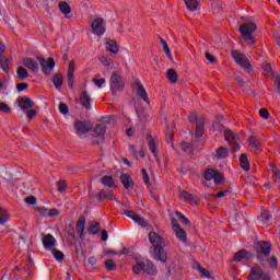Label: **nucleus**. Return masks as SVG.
<instances>
[{
	"label": "nucleus",
	"instance_id": "1",
	"mask_svg": "<svg viewBox=\"0 0 280 280\" xmlns=\"http://www.w3.org/2000/svg\"><path fill=\"white\" fill-rule=\"evenodd\" d=\"M149 242L152 244L150 247V255L156 261H161L162 264L167 262V253L165 252V240L161 237L156 232L149 233Z\"/></svg>",
	"mask_w": 280,
	"mask_h": 280
},
{
	"label": "nucleus",
	"instance_id": "2",
	"mask_svg": "<svg viewBox=\"0 0 280 280\" xmlns=\"http://www.w3.org/2000/svg\"><path fill=\"white\" fill-rule=\"evenodd\" d=\"M238 32H241L243 40H246L249 45H255V38H253V34L257 32V25L255 23H245L241 25Z\"/></svg>",
	"mask_w": 280,
	"mask_h": 280
},
{
	"label": "nucleus",
	"instance_id": "3",
	"mask_svg": "<svg viewBox=\"0 0 280 280\" xmlns=\"http://www.w3.org/2000/svg\"><path fill=\"white\" fill-rule=\"evenodd\" d=\"M126 84L124 83V79L121 75L117 74V72H113L110 77V91L112 95H117L119 91H124V86Z\"/></svg>",
	"mask_w": 280,
	"mask_h": 280
},
{
	"label": "nucleus",
	"instance_id": "4",
	"mask_svg": "<svg viewBox=\"0 0 280 280\" xmlns=\"http://www.w3.org/2000/svg\"><path fill=\"white\" fill-rule=\"evenodd\" d=\"M37 60L45 75H51L54 73V69L56 67V61L54 58H48V60H45L43 57H37Z\"/></svg>",
	"mask_w": 280,
	"mask_h": 280
},
{
	"label": "nucleus",
	"instance_id": "5",
	"mask_svg": "<svg viewBox=\"0 0 280 280\" xmlns=\"http://www.w3.org/2000/svg\"><path fill=\"white\" fill-rule=\"evenodd\" d=\"M270 250H272V245L269 242L259 241L257 249V259L264 261V257H268L270 255Z\"/></svg>",
	"mask_w": 280,
	"mask_h": 280
},
{
	"label": "nucleus",
	"instance_id": "6",
	"mask_svg": "<svg viewBox=\"0 0 280 280\" xmlns=\"http://www.w3.org/2000/svg\"><path fill=\"white\" fill-rule=\"evenodd\" d=\"M224 137L225 141L231 145L232 152H240V137L231 130L225 131Z\"/></svg>",
	"mask_w": 280,
	"mask_h": 280
},
{
	"label": "nucleus",
	"instance_id": "7",
	"mask_svg": "<svg viewBox=\"0 0 280 280\" xmlns=\"http://www.w3.org/2000/svg\"><path fill=\"white\" fill-rule=\"evenodd\" d=\"M248 280H272V278L270 275L264 273V269H261V267L255 266L249 272Z\"/></svg>",
	"mask_w": 280,
	"mask_h": 280
},
{
	"label": "nucleus",
	"instance_id": "8",
	"mask_svg": "<svg viewBox=\"0 0 280 280\" xmlns=\"http://www.w3.org/2000/svg\"><path fill=\"white\" fill-rule=\"evenodd\" d=\"M171 222L177 240H179V242H183V244H187V232H185V230H183V228L178 225V221L175 218H172Z\"/></svg>",
	"mask_w": 280,
	"mask_h": 280
},
{
	"label": "nucleus",
	"instance_id": "9",
	"mask_svg": "<svg viewBox=\"0 0 280 280\" xmlns=\"http://www.w3.org/2000/svg\"><path fill=\"white\" fill-rule=\"evenodd\" d=\"M92 33L95 36H104L106 33V27L104 26V19L96 18L91 24Z\"/></svg>",
	"mask_w": 280,
	"mask_h": 280
},
{
	"label": "nucleus",
	"instance_id": "10",
	"mask_svg": "<svg viewBox=\"0 0 280 280\" xmlns=\"http://www.w3.org/2000/svg\"><path fill=\"white\" fill-rule=\"evenodd\" d=\"M122 214L130 218V220H133V222L139 224V226H142V229H148L149 224L145 222V219L141 218L137 212L132 210H124Z\"/></svg>",
	"mask_w": 280,
	"mask_h": 280
},
{
	"label": "nucleus",
	"instance_id": "11",
	"mask_svg": "<svg viewBox=\"0 0 280 280\" xmlns=\"http://www.w3.org/2000/svg\"><path fill=\"white\" fill-rule=\"evenodd\" d=\"M232 58L235 60L236 65H240L243 69H250V61L248 58L238 51H232Z\"/></svg>",
	"mask_w": 280,
	"mask_h": 280
},
{
	"label": "nucleus",
	"instance_id": "12",
	"mask_svg": "<svg viewBox=\"0 0 280 280\" xmlns=\"http://www.w3.org/2000/svg\"><path fill=\"white\" fill-rule=\"evenodd\" d=\"M135 90L139 98L144 101L145 104H150V96H148V91H145V88L141 84L140 80H136Z\"/></svg>",
	"mask_w": 280,
	"mask_h": 280
},
{
	"label": "nucleus",
	"instance_id": "13",
	"mask_svg": "<svg viewBox=\"0 0 280 280\" xmlns=\"http://www.w3.org/2000/svg\"><path fill=\"white\" fill-rule=\"evenodd\" d=\"M75 61L71 60L68 65V86L73 89L75 82Z\"/></svg>",
	"mask_w": 280,
	"mask_h": 280
},
{
	"label": "nucleus",
	"instance_id": "14",
	"mask_svg": "<svg viewBox=\"0 0 280 280\" xmlns=\"http://www.w3.org/2000/svg\"><path fill=\"white\" fill-rule=\"evenodd\" d=\"M79 104H81V106L83 108H85V110H91L92 106H91V95H89V92L83 91L79 97Z\"/></svg>",
	"mask_w": 280,
	"mask_h": 280
},
{
	"label": "nucleus",
	"instance_id": "15",
	"mask_svg": "<svg viewBox=\"0 0 280 280\" xmlns=\"http://www.w3.org/2000/svg\"><path fill=\"white\" fill-rule=\"evenodd\" d=\"M74 129L79 135H86V132H91V124L84 121H75Z\"/></svg>",
	"mask_w": 280,
	"mask_h": 280
},
{
	"label": "nucleus",
	"instance_id": "16",
	"mask_svg": "<svg viewBox=\"0 0 280 280\" xmlns=\"http://www.w3.org/2000/svg\"><path fill=\"white\" fill-rule=\"evenodd\" d=\"M18 105L22 110H30L31 108H34V101L30 97H20L18 100Z\"/></svg>",
	"mask_w": 280,
	"mask_h": 280
},
{
	"label": "nucleus",
	"instance_id": "17",
	"mask_svg": "<svg viewBox=\"0 0 280 280\" xmlns=\"http://www.w3.org/2000/svg\"><path fill=\"white\" fill-rule=\"evenodd\" d=\"M23 65L34 73H38V71H40V66H38V62L32 58L24 59Z\"/></svg>",
	"mask_w": 280,
	"mask_h": 280
},
{
	"label": "nucleus",
	"instance_id": "18",
	"mask_svg": "<svg viewBox=\"0 0 280 280\" xmlns=\"http://www.w3.org/2000/svg\"><path fill=\"white\" fill-rule=\"evenodd\" d=\"M179 200H183L184 202H188L189 205L196 206V197L186 190H180L179 191Z\"/></svg>",
	"mask_w": 280,
	"mask_h": 280
},
{
	"label": "nucleus",
	"instance_id": "19",
	"mask_svg": "<svg viewBox=\"0 0 280 280\" xmlns=\"http://www.w3.org/2000/svg\"><path fill=\"white\" fill-rule=\"evenodd\" d=\"M86 226V219L84 217H80L79 220L77 221V233L80 237V240H83L84 237V229Z\"/></svg>",
	"mask_w": 280,
	"mask_h": 280
},
{
	"label": "nucleus",
	"instance_id": "20",
	"mask_svg": "<svg viewBox=\"0 0 280 280\" xmlns=\"http://www.w3.org/2000/svg\"><path fill=\"white\" fill-rule=\"evenodd\" d=\"M43 245L46 250H51L52 247L56 246V238L51 234H47L43 238Z\"/></svg>",
	"mask_w": 280,
	"mask_h": 280
},
{
	"label": "nucleus",
	"instance_id": "21",
	"mask_svg": "<svg viewBox=\"0 0 280 280\" xmlns=\"http://www.w3.org/2000/svg\"><path fill=\"white\" fill-rule=\"evenodd\" d=\"M144 272L145 275H149L151 277H154V275H156L158 270L153 261H150L149 259L144 260Z\"/></svg>",
	"mask_w": 280,
	"mask_h": 280
},
{
	"label": "nucleus",
	"instance_id": "22",
	"mask_svg": "<svg viewBox=\"0 0 280 280\" xmlns=\"http://www.w3.org/2000/svg\"><path fill=\"white\" fill-rule=\"evenodd\" d=\"M195 135H196L197 139H200V137H202V135H205V118L200 117L198 119Z\"/></svg>",
	"mask_w": 280,
	"mask_h": 280
},
{
	"label": "nucleus",
	"instance_id": "23",
	"mask_svg": "<svg viewBox=\"0 0 280 280\" xmlns=\"http://www.w3.org/2000/svg\"><path fill=\"white\" fill-rule=\"evenodd\" d=\"M105 47L110 54H118L119 51V46L117 45V42L113 39H107L105 43Z\"/></svg>",
	"mask_w": 280,
	"mask_h": 280
},
{
	"label": "nucleus",
	"instance_id": "24",
	"mask_svg": "<svg viewBox=\"0 0 280 280\" xmlns=\"http://www.w3.org/2000/svg\"><path fill=\"white\" fill-rule=\"evenodd\" d=\"M250 257H253L250 253L246 252V249H241L234 254V261H242L244 258L250 259Z\"/></svg>",
	"mask_w": 280,
	"mask_h": 280
},
{
	"label": "nucleus",
	"instance_id": "25",
	"mask_svg": "<svg viewBox=\"0 0 280 280\" xmlns=\"http://www.w3.org/2000/svg\"><path fill=\"white\" fill-rule=\"evenodd\" d=\"M8 222H10V212L5 208L0 207V226L8 224Z\"/></svg>",
	"mask_w": 280,
	"mask_h": 280
},
{
	"label": "nucleus",
	"instance_id": "26",
	"mask_svg": "<svg viewBox=\"0 0 280 280\" xmlns=\"http://www.w3.org/2000/svg\"><path fill=\"white\" fill-rule=\"evenodd\" d=\"M132 271L135 275H141V272H145V259L139 260L132 267Z\"/></svg>",
	"mask_w": 280,
	"mask_h": 280
},
{
	"label": "nucleus",
	"instance_id": "27",
	"mask_svg": "<svg viewBox=\"0 0 280 280\" xmlns=\"http://www.w3.org/2000/svg\"><path fill=\"white\" fill-rule=\"evenodd\" d=\"M120 183L125 189H130V187H132V178L128 174H122L120 176Z\"/></svg>",
	"mask_w": 280,
	"mask_h": 280
},
{
	"label": "nucleus",
	"instance_id": "28",
	"mask_svg": "<svg viewBox=\"0 0 280 280\" xmlns=\"http://www.w3.org/2000/svg\"><path fill=\"white\" fill-rule=\"evenodd\" d=\"M65 80L62 78V73H57L52 77V83L55 84V88L57 91H60L62 89Z\"/></svg>",
	"mask_w": 280,
	"mask_h": 280
},
{
	"label": "nucleus",
	"instance_id": "29",
	"mask_svg": "<svg viewBox=\"0 0 280 280\" xmlns=\"http://www.w3.org/2000/svg\"><path fill=\"white\" fill-rule=\"evenodd\" d=\"M97 198L98 200H115V195H113V191L101 190Z\"/></svg>",
	"mask_w": 280,
	"mask_h": 280
},
{
	"label": "nucleus",
	"instance_id": "30",
	"mask_svg": "<svg viewBox=\"0 0 280 280\" xmlns=\"http://www.w3.org/2000/svg\"><path fill=\"white\" fill-rule=\"evenodd\" d=\"M66 233L67 235L70 237V244L73 246L77 244V240H75V230L73 229L72 225H68L66 228Z\"/></svg>",
	"mask_w": 280,
	"mask_h": 280
},
{
	"label": "nucleus",
	"instance_id": "31",
	"mask_svg": "<svg viewBox=\"0 0 280 280\" xmlns=\"http://www.w3.org/2000/svg\"><path fill=\"white\" fill-rule=\"evenodd\" d=\"M186 3V7L190 12H196L198 10V5L200 4V0H184Z\"/></svg>",
	"mask_w": 280,
	"mask_h": 280
},
{
	"label": "nucleus",
	"instance_id": "32",
	"mask_svg": "<svg viewBox=\"0 0 280 280\" xmlns=\"http://www.w3.org/2000/svg\"><path fill=\"white\" fill-rule=\"evenodd\" d=\"M240 165L245 172H248V170H250V165L248 164V156L246 154H242L240 156Z\"/></svg>",
	"mask_w": 280,
	"mask_h": 280
},
{
	"label": "nucleus",
	"instance_id": "33",
	"mask_svg": "<svg viewBox=\"0 0 280 280\" xmlns=\"http://www.w3.org/2000/svg\"><path fill=\"white\" fill-rule=\"evenodd\" d=\"M101 183L102 185H104V187H109V188L115 187V180H113V176H103L101 178Z\"/></svg>",
	"mask_w": 280,
	"mask_h": 280
},
{
	"label": "nucleus",
	"instance_id": "34",
	"mask_svg": "<svg viewBox=\"0 0 280 280\" xmlns=\"http://www.w3.org/2000/svg\"><path fill=\"white\" fill-rule=\"evenodd\" d=\"M149 150L150 152H152L155 161L159 163V153L156 152V142L154 141V139L149 140Z\"/></svg>",
	"mask_w": 280,
	"mask_h": 280
},
{
	"label": "nucleus",
	"instance_id": "35",
	"mask_svg": "<svg viewBox=\"0 0 280 280\" xmlns=\"http://www.w3.org/2000/svg\"><path fill=\"white\" fill-rule=\"evenodd\" d=\"M16 74H18L19 80H27V78H30V72H27V69H25L23 67L18 68Z\"/></svg>",
	"mask_w": 280,
	"mask_h": 280
},
{
	"label": "nucleus",
	"instance_id": "36",
	"mask_svg": "<svg viewBox=\"0 0 280 280\" xmlns=\"http://www.w3.org/2000/svg\"><path fill=\"white\" fill-rule=\"evenodd\" d=\"M160 45H162L163 47V51L164 54H166L167 58H170V60H172V50L170 49V45H167V42H165V39L160 37Z\"/></svg>",
	"mask_w": 280,
	"mask_h": 280
},
{
	"label": "nucleus",
	"instance_id": "37",
	"mask_svg": "<svg viewBox=\"0 0 280 280\" xmlns=\"http://www.w3.org/2000/svg\"><path fill=\"white\" fill-rule=\"evenodd\" d=\"M58 8L61 12V14H71V7L67 2H59Z\"/></svg>",
	"mask_w": 280,
	"mask_h": 280
},
{
	"label": "nucleus",
	"instance_id": "38",
	"mask_svg": "<svg viewBox=\"0 0 280 280\" xmlns=\"http://www.w3.org/2000/svg\"><path fill=\"white\" fill-rule=\"evenodd\" d=\"M166 75H167L170 82H173V84H176V82H178V74L176 73V70L168 69L166 72Z\"/></svg>",
	"mask_w": 280,
	"mask_h": 280
},
{
	"label": "nucleus",
	"instance_id": "39",
	"mask_svg": "<svg viewBox=\"0 0 280 280\" xmlns=\"http://www.w3.org/2000/svg\"><path fill=\"white\" fill-rule=\"evenodd\" d=\"M105 133H106V126H104V125H97V126L94 128V135H95V137H101V139H102Z\"/></svg>",
	"mask_w": 280,
	"mask_h": 280
},
{
	"label": "nucleus",
	"instance_id": "40",
	"mask_svg": "<svg viewBox=\"0 0 280 280\" xmlns=\"http://www.w3.org/2000/svg\"><path fill=\"white\" fill-rule=\"evenodd\" d=\"M226 156H229V149L220 147L217 150V159H226Z\"/></svg>",
	"mask_w": 280,
	"mask_h": 280
},
{
	"label": "nucleus",
	"instance_id": "41",
	"mask_svg": "<svg viewBox=\"0 0 280 280\" xmlns=\"http://www.w3.org/2000/svg\"><path fill=\"white\" fill-rule=\"evenodd\" d=\"M105 268L108 272H113V270H117V265L113 259H108L105 261Z\"/></svg>",
	"mask_w": 280,
	"mask_h": 280
},
{
	"label": "nucleus",
	"instance_id": "42",
	"mask_svg": "<svg viewBox=\"0 0 280 280\" xmlns=\"http://www.w3.org/2000/svg\"><path fill=\"white\" fill-rule=\"evenodd\" d=\"M102 226L100 225V223H94L92 224L88 231L89 233H92V235H97V233H100Z\"/></svg>",
	"mask_w": 280,
	"mask_h": 280
},
{
	"label": "nucleus",
	"instance_id": "43",
	"mask_svg": "<svg viewBox=\"0 0 280 280\" xmlns=\"http://www.w3.org/2000/svg\"><path fill=\"white\" fill-rule=\"evenodd\" d=\"M248 142H249V145L255 149V150H259V140H257L256 137L254 136H250L248 138Z\"/></svg>",
	"mask_w": 280,
	"mask_h": 280
},
{
	"label": "nucleus",
	"instance_id": "44",
	"mask_svg": "<svg viewBox=\"0 0 280 280\" xmlns=\"http://www.w3.org/2000/svg\"><path fill=\"white\" fill-rule=\"evenodd\" d=\"M0 67L3 69V71H8L10 69V63L8 58L0 56Z\"/></svg>",
	"mask_w": 280,
	"mask_h": 280
},
{
	"label": "nucleus",
	"instance_id": "45",
	"mask_svg": "<svg viewBox=\"0 0 280 280\" xmlns=\"http://www.w3.org/2000/svg\"><path fill=\"white\" fill-rule=\"evenodd\" d=\"M217 173L218 172H215V170H212V168L207 170L205 172V179L206 180H213Z\"/></svg>",
	"mask_w": 280,
	"mask_h": 280
},
{
	"label": "nucleus",
	"instance_id": "46",
	"mask_svg": "<svg viewBox=\"0 0 280 280\" xmlns=\"http://www.w3.org/2000/svg\"><path fill=\"white\" fill-rule=\"evenodd\" d=\"M51 253H52V255H54V257L57 261H63L65 260V254L62 252H60L58 249H52Z\"/></svg>",
	"mask_w": 280,
	"mask_h": 280
},
{
	"label": "nucleus",
	"instance_id": "47",
	"mask_svg": "<svg viewBox=\"0 0 280 280\" xmlns=\"http://www.w3.org/2000/svg\"><path fill=\"white\" fill-rule=\"evenodd\" d=\"M175 215H177L178 220H180V222H183V224H186L187 226H189L190 221H189V219H187V217H185V214H183L179 211H176Z\"/></svg>",
	"mask_w": 280,
	"mask_h": 280
},
{
	"label": "nucleus",
	"instance_id": "48",
	"mask_svg": "<svg viewBox=\"0 0 280 280\" xmlns=\"http://www.w3.org/2000/svg\"><path fill=\"white\" fill-rule=\"evenodd\" d=\"M271 172H272V176H273L275 183H277L278 185H280V172H279V168H277L276 166H273V167L271 168Z\"/></svg>",
	"mask_w": 280,
	"mask_h": 280
},
{
	"label": "nucleus",
	"instance_id": "49",
	"mask_svg": "<svg viewBox=\"0 0 280 280\" xmlns=\"http://www.w3.org/2000/svg\"><path fill=\"white\" fill-rule=\"evenodd\" d=\"M36 211L42 215L43 218H49V209L45 207H37Z\"/></svg>",
	"mask_w": 280,
	"mask_h": 280
},
{
	"label": "nucleus",
	"instance_id": "50",
	"mask_svg": "<svg viewBox=\"0 0 280 280\" xmlns=\"http://www.w3.org/2000/svg\"><path fill=\"white\" fill-rule=\"evenodd\" d=\"M92 82H93V84H95V86H97V89H102V86H104V84H106V79L93 78Z\"/></svg>",
	"mask_w": 280,
	"mask_h": 280
},
{
	"label": "nucleus",
	"instance_id": "51",
	"mask_svg": "<svg viewBox=\"0 0 280 280\" xmlns=\"http://www.w3.org/2000/svg\"><path fill=\"white\" fill-rule=\"evenodd\" d=\"M59 113H61V115H69V106L66 103H60Z\"/></svg>",
	"mask_w": 280,
	"mask_h": 280
},
{
	"label": "nucleus",
	"instance_id": "52",
	"mask_svg": "<svg viewBox=\"0 0 280 280\" xmlns=\"http://www.w3.org/2000/svg\"><path fill=\"white\" fill-rule=\"evenodd\" d=\"M57 189L58 191L62 192V191H66L67 190V182L65 180H59L57 183Z\"/></svg>",
	"mask_w": 280,
	"mask_h": 280
},
{
	"label": "nucleus",
	"instance_id": "53",
	"mask_svg": "<svg viewBox=\"0 0 280 280\" xmlns=\"http://www.w3.org/2000/svg\"><path fill=\"white\" fill-rule=\"evenodd\" d=\"M182 150H184V152H194V145L188 142H183Z\"/></svg>",
	"mask_w": 280,
	"mask_h": 280
},
{
	"label": "nucleus",
	"instance_id": "54",
	"mask_svg": "<svg viewBox=\"0 0 280 280\" xmlns=\"http://www.w3.org/2000/svg\"><path fill=\"white\" fill-rule=\"evenodd\" d=\"M188 119H189L190 124H196V126H198V120H199L200 118H198V114H196V113L194 112V113H191V114L189 115Z\"/></svg>",
	"mask_w": 280,
	"mask_h": 280
},
{
	"label": "nucleus",
	"instance_id": "55",
	"mask_svg": "<svg viewBox=\"0 0 280 280\" xmlns=\"http://www.w3.org/2000/svg\"><path fill=\"white\" fill-rule=\"evenodd\" d=\"M268 264L270 268H277L279 266V261L277 260V257L272 256L271 258L268 259Z\"/></svg>",
	"mask_w": 280,
	"mask_h": 280
},
{
	"label": "nucleus",
	"instance_id": "56",
	"mask_svg": "<svg viewBox=\"0 0 280 280\" xmlns=\"http://www.w3.org/2000/svg\"><path fill=\"white\" fill-rule=\"evenodd\" d=\"M12 108L5 103H0V112L1 113H10Z\"/></svg>",
	"mask_w": 280,
	"mask_h": 280
},
{
	"label": "nucleus",
	"instance_id": "57",
	"mask_svg": "<svg viewBox=\"0 0 280 280\" xmlns=\"http://www.w3.org/2000/svg\"><path fill=\"white\" fill-rule=\"evenodd\" d=\"M270 218H272V217L270 215V212H268V211L262 212L260 215V219L262 220V222H269Z\"/></svg>",
	"mask_w": 280,
	"mask_h": 280
},
{
	"label": "nucleus",
	"instance_id": "58",
	"mask_svg": "<svg viewBox=\"0 0 280 280\" xmlns=\"http://www.w3.org/2000/svg\"><path fill=\"white\" fill-rule=\"evenodd\" d=\"M28 88H30V84H27V83H19L16 85V90L19 91V93H21L22 91H25Z\"/></svg>",
	"mask_w": 280,
	"mask_h": 280
},
{
	"label": "nucleus",
	"instance_id": "59",
	"mask_svg": "<svg viewBox=\"0 0 280 280\" xmlns=\"http://www.w3.org/2000/svg\"><path fill=\"white\" fill-rule=\"evenodd\" d=\"M258 113H259L260 117H262V119H268V117H270V114H268V109H266V108L259 109Z\"/></svg>",
	"mask_w": 280,
	"mask_h": 280
},
{
	"label": "nucleus",
	"instance_id": "60",
	"mask_svg": "<svg viewBox=\"0 0 280 280\" xmlns=\"http://www.w3.org/2000/svg\"><path fill=\"white\" fill-rule=\"evenodd\" d=\"M142 178L147 185H150V176L148 175V171H145V168H142Z\"/></svg>",
	"mask_w": 280,
	"mask_h": 280
},
{
	"label": "nucleus",
	"instance_id": "61",
	"mask_svg": "<svg viewBox=\"0 0 280 280\" xmlns=\"http://www.w3.org/2000/svg\"><path fill=\"white\" fill-rule=\"evenodd\" d=\"M26 205H36V197L34 196H28L25 198Z\"/></svg>",
	"mask_w": 280,
	"mask_h": 280
},
{
	"label": "nucleus",
	"instance_id": "62",
	"mask_svg": "<svg viewBox=\"0 0 280 280\" xmlns=\"http://www.w3.org/2000/svg\"><path fill=\"white\" fill-rule=\"evenodd\" d=\"M213 179L215 185H220V183H222V175L217 172V174H214Z\"/></svg>",
	"mask_w": 280,
	"mask_h": 280
},
{
	"label": "nucleus",
	"instance_id": "63",
	"mask_svg": "<svg viewBox=\"0 0 280 280\" xmlns=\"http://www.w3.org/2000/svg\"><path fill=\"white\" fill-rule=\"evenodd\" d=\"M26 117L28 118V119H32L33 117H36V109H28L27 112H26Z\"/></svg>",
	"mask_w": 280,
	"mask_h": 280
},
{
	"label": "nucleus",
	"instance_id": "64",
	"mask_svg": "<svg viewBox=\"0 0 280 280\" xmlns=\"http://www.w3.org/2000/svg\"><path fill=\"white\" fill-rule=\"evenodd\" d=\"M262 70L265 71L266 74H269L272 72V68L269 66V63H265L262 66Z\"/></svg>",
	"mask_w": 280,
	"mask_h": 280
}]
</instances>
